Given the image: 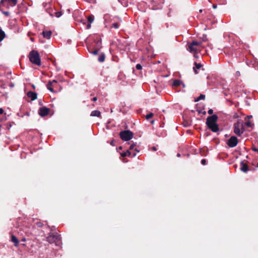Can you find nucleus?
Segmentation results:
<instances>
[{
    "mask_svg": "<svg viewBox=\"0 0 258 258\" xmlns=\"http://www.w3.org/2000/svg\"><path fill=\"white\" fill-rule=\"evenodd\" d=\"M195 67L194 68H195L196 69H200L202 67V65L201 64V63H197L196 62H195Z\"/></svg>",
    "mask_w": 258,
    "mask_h": 258,
    "instance_id": "24",
    "label": "nucleus"
},
{
    "mask_svg": "<svg viewBox=\"0 0 258 258\" xmlns=\"http://www.w3.org/2000/svg\"><path fill=\"white\" fill-rule=\"evenodd\" d=\"M252 150L254 152H258V149L255 147H252Z\"/></svg>",
    "mask_w": 258,
    "mask_h": 258,
    "instance_id": "37",
    "label": "nucleus"
},
{
    "mask_svg": "<svg viewBox=\"0 0 258 258\" xmlns=\"http://www.w3.org/2000/svg\"><path fill=\"white\" fill-rule=\"evenodd\" d=\"M236 75L237 76H240V72H239V71H237V72H236Z\"/></svg>",
    "mask_w": 258,
    "mask_h": 258,
    "instance_id": "43",
    "label": "nucleus"
},
{
    "mask_svg": "<svg viewBox=\"0 0 258 258\" xmlns=\"http://www.w3.org/2000/svg\"><path fill=\"white\" fill-rule=\"evenodd\" d=\"M152 150H153V151H156V150H157V149H156V147H153V148H152Z\"/></svg>",
    "mask_w": 258,
    "mask_h": 258,
    "instance_id": "47",
    "label": "nucleus"
},
{
    "mask_svg": "<svg viewBox=\"0 0 258 258\" xmlns=\"http://www.w3.org/2000/svg\"><path fill=\"white\" fill-rule=\"evenodd\" d=\"M31 40L33 41V38H31Z\"/></svg>",
    "mask_w": 258,
    "mask_h": 258,
    "instance_id": "52",
    "label": "nucleus"
},
{
    "mask_svg": "<svg viewBox=\"0 0 258 258\" xmlns=\"http://www.w3.org/2000/svg\"><path fill=\"white\" fill-rule=\"evenodd\" d=\"M217 119H218V116H217V115H216L215 114L208 117L207 118V120H206L207 125L208 126L212 124L216 123V122L217 121Z\"/></svg>",
    "mask_w": 258,
    "mask_h": 258,
    "instance_id": "5",
    "label": "nucleus"
},
{
    "mask_svg": "<svg viewBox=\"0 0 258 258\" xmlns=\"http://www.w3.org/2000/svg\"><path fill=\"white\" fill-rule=\"evenodd\" d=\"M4 113V110L3 108H0V114H3Z\"/></svg>",
    "mask_w": 258,
    "mask_h": 258,
    "instance_id": "41",
    "label": "nucleus"
},
{
    "mask_svg": "<svg viewBox=\"0 0 258 258\" xmlns=\"http://www.w3.org/2000/svg\"><path fill=\"white\" fill-rule=\"evenodd\" d=\"M201 163L203 165H206V159H202V161H201Z\"/></svg>",
    "mask_w": 258,
    "mask_h": 258,
    "instance_id": "35",
    "label": "nucleus"
},
{
    "mask_svg": "<svg viewBox=\"0 0 258 258\" xmlns=\"http://www.w3.org/2000/svg\"><path fill=\"white\" fill-rule=\"evenodd\" d=\"M205 98V96L204 95H200V96L198 98L196 101H199L201 99H204Z\"/></svg>",
    "mask_w": 258,
    "mask_h": 258,
    "instance_id": "27",
    "label": "nucleus"
},
{
    "mask_svg": "<svg viewBox=\"0 0 258 258\" xmlns=\"http://www.w3.org/2000/svg\"><path fill=\"white\" fill-rule=\"evenodd\" d=\"M139 152V150H138L137 148L135 149V152L132 151V157H135L136 156L137 153Z\"/></svg>",
    "mask_w": 258,
    "mask_h": 258,
    "instance_id": "25",
    "label": "nucleus"
},
{
    "mask_svg": "<svg viewBox=\"0 0 258 258\" xmlns=\"http://www.w3.org/2000/svg\"><path fill=\"white\" fill-rule=\"evenodd\" d=\"M245 125L248 127H251L252 126V124L250 121H247L245 123Z\"/></svg>",
    "mask_w": 258,
    "mask_h": 258,
    "instance_id": "32",
    "label": "nucleus"
},
{
    "mask_svg": "<svg viewBox=\"0 0 258 258\" xmlns=\"http://www.w3.org/2000/svg\"><path fill=\"white\" fill-rule=\"evenodd\" d=\"M22 240L23 241H26V239L25 238H23Z\"/></svg>",
    "mask_w": 258,
    "mask_h": 258,
    "instance_id": "50",
    "label": "nucleus"
},
{
    "mask_svg": "<svg viewBox=\"0 0 258 258\" xmlns=\"http://www.w3.org/2000/svg\"><path fill=\"white\" fill-rule=\"evenodd\" d=\"M213 8L214 9H216V8H217V6H216V5H214L213 6Z\"/></svg>",
    "mask_w": 258,
    "mask_h": 258,
    "instance_id": "48",
    "label": "nucleus"
},
{
    "mask_svg": "<svg viewBox=\"0 0 258 258\" xmlns=\"http://www.w3.org/2000/svg\"><path fill=\"white\" fill-rule=\"evenodd\" d=\"M205 39V38H204V39H203V41H205L206 40Z\"/></svg>",
    "mask_w": 258,
    "mask_h": 258,
    "instance_id": "53",
    "label": "nucleus"
},
{
    "mask_svg": "<svg viewBox=\"0 0 258 258\" xmlns=\"http://www.w3.org/2000/svg\"><path fill=\"white\" fill-rule=\"evenodd\" d=\"M110 144L112 145V146H114V141H112L110 143Z\"/></svg>",
    "mask_w": 258,
    "mask_h": 258,
    "instance_id": "46",
    "label": "nucleus"
},
{
    "mask_svg": "<svg viewBox=\"0 0 258 258\" xmlns=\"http://www.w3.org/2000/svg\"><path fill=\"white\" fill-rule=\"evenodd\" d=\"M5 33L2 29H0V42H1L5 37Z\"/></svg>",
    "mask_w": 258,
    "mask_h": 258,
    "instance_id": "20",
    "label": "nucleus"
},
{
    "mask_svg": "<svg viewBox=\"0 0 258 258\" xmlns=\"http://www.w3.org/2000/svg\"><path fill=\"white\" fill-rule=\"evenodd\" d=\"M205 39V38H204V39H203V41H205L206 40Z\"/></svg>",
    "mask_w": 258,
    "mask_h": 258,
    "instance_id": "54",
    "label": "nucleus"
},
{
    "mask_svg": "<svg viewBox=\"0 0 258 258\" xmlns=\"http://www.w3.org/2000/svg\"><path fill=\"white\" fill-rule=\"evenodd\" d=\"M154 120H152V121H151V123H154Z\"/></svg>",
    "mask_w": 258,
    "mask_h": 258,
    "instance_id": "51",
    "label": "nucleus"
},
{
    "mask_svg": "<svg viewBox=\"0 0 258 258\" xmlns=\"http://www.w3.org/2000/svg\"><path fill=\"white\" fill-rule=\"evenodd\" d=\"M244 131L243 124L240 122L237 121L234 125V133L237 135L240 136Z\"/></svg>",
    "mask_w": 258,
    "mask_h": 258,
    "instance_id": "4",
    "label": "nucleus"
},
{
    "mask_svg": "<svg viewBox=\"0 0 258 258\" xmlns=\"http://www.w3.org/2000/svg\"><path fill=\"white\" fill-rule=\"evenodd\" d=\"M137 70H141L142 69V66L140 64H137L136 67Z\"/></svg>",
    "mask_w": 258,
    "mask_h": 258,
    "instance_id": "33",
    "label": "nucleus"
},
{
    "mask_svg": "<svg viewBox=\"0 0 258 258\" xmlns=\"http://www.w3.org/2000/svg\"><path fill=\"white\" fill-rule=\"evenodd\" d=\"M227 144L228 146L230 148H233L237 146L238 144V139L237 137L235 136H232L227 141Z\"/></svg>",
    "mask_w": 258,
    "mask_h": 258,
    "instance_id": "6",
    "label": "nucleus"
},
{
    "mask_svg": "<svg viewBox=\"0 0 258 258\" xmlns=\"http://www.w3.org/2000/svg\"><path fill=\"white\" fill-rule=\"evenodd\" d=\"M59 239L60 235H58L57 233L52 234L47 237V241L50 243H52Z\"/></svg>",
    "mask_w": 258,
    "mask_h": 258,
    "instance_id": "7",
    "label": "nucleus"
},
{
    "mask_svg": "<svg viewBox=\"0 0 258 258\" xmlns=\"http://www.w3.org/2000/svg\"><path fill=\"white\" fill-rule=\"evenodd\" d=\"M240 170L243 172H247L248 170V166L243 161L240 163Z\"/></svg>",
    "mask_w": 258,
    "mask_h": 258,
    "instance_id": "11",
    "label": "nucleus"
},
{
    "mask_svg": "<svg viewBox=\"0 0 258 258\" xmlns=\"http://www.w3.org/2000/svg\"><path fill=\"white\" fill-rule=\"evenodd\" d=\"M49 112V109L46 107H42L39 108L38 113L40 116L43 117L47 115Z\"/></svg>",
    "mask_w": 258,
    "mask_h": 258,
    "instance_id": "8",
    "label": "nucleus"
},
{
    "mask_svg": "<svg viewBox=\"0 0 258 258\" xmlns=\"http://www.w3.org/2000/svg\"><path fill=\"white\" fill-rule=\"evenodd\" d=\"M86 2H88L89 3H93L94 2V0H85Z\"/></svg>",
    "mask_w": 258,
    "mask_h": 258,
    "instance_id": "42",
    "label": "nucleus"
},
{
    "mask_svg": "<svg viewBox=\"0 0 258 258\" xmlns=\"http://www.w3.org/2000/svg\"><path fill=\"white\" fill-rule=\"evenodd\" d=\"M12 241L14 243V245L15 246H18L19 244V240L15 236H12Z\"/></svg>",
    "mask_w": 258,
    "mask_h": 258,
    "instance_id": "14",
    "label": "nucleus"
},
{
    "mask_svg": "<svg viewBox=\"0 0 258 258\" xmlns=\"http://www.w3.org/2000/svg\"><path fill=\"white\" fill-rule=\"evenodd\" d=\"M94 20V16L93 15H90L88 17V21L89 23H92Z\"/></svg>",
    "mask_w": 258,
    "mask_h": 258,
    "instance_id": "21",
    "label": "nucleus"
},
{
    "mask_svg": "<svg viewBox=\"0 0 258 258\" xmlns=\"http://www.w3.org/2000/svg\"><path fill=\"white\" fill-rule=\"evenodd\" d=\"M88 49L89 51L91 53L93 54V55H97V54H98V50H98V49H96V48H94V49H94V50L92 51H91L89 50V48H88Z\"/></svg>",
    "mask_w": 258,
    "mask_h": 258,
    "instance_id": "22",
    "label": "nucleus"
},
{
    "mask_svg": "<svg viewBox=\"0 0 258 258\" xmlns=\"http://www.w3.org/2000/svg\"><path fill=\"white\" fill-rule=\"evenodd\" d=\"M247 118L248 119H250V118H252V115H248V116H247Z\"/></svg>",
    "mask_w": 258,
    "mask_h": 258,
    "instance_id": "45",
    "label": "nucleus"
},
{
    "mask_svg": "<svg viewBox=\"0 0 258 258\" xmlns=\"http://www.w3.org/2000/svg\"><path fill=\"white\" fill-rule=\"evenodd\" d=\"M8 2L12 7H14L16 5L17 3V0H5Z\"/></svg>",
    "mask_w": 258,
    "mask_h": 258,
    "instance_id": "18",
    "label": "nucleus"
},
{
    "mask_svg": "<svg viewBox=\"0 0 258 258\" xmlns=\"http://www.w3.org/2000/svg\"><path fill=\"white\" fill-rule=\"evenodd\" d=\"M62 15L61 12H57L55 13V16L57 18L60 17Z\"/></svg>",
    "mask_w": 258,
    "mask_h": 258,
    "instance_id": "29",
    "label": "nucleus"
},
{
    "mask_svg": "<svg viewBox=\"0 0 258 258\" xmlns=\"http://www.w3.org/2000/svg\"><path fill=\"white\" fill-rule=\"evenodd\" d=\"M91 24L90 23H88L87 25V29H90L91 28Z\"/></svg>",
    "mask_w": 258,
    "mask_h": 258,
    "instance_id": "39",
    "label": "nucleus"
},
{
    "mask_svg": "<svg viewBox=\"0 0 258 258\" xmlns=\"http://www.w3.org/2000/svg\"><path fill=\"white\" fill-rule=\"evenodd\" d=\"M97 97H94V98L92 99V101H97Z\"/></svg>",
    "mask_w": 258,
    "mask_h": 258,
    "instance_id": "44",
    "label": "nucleus"
},
{
    "mask_svg": "<svg viewBox=\"0 0 258 258\" xmlns=\"http://www.w3.org/2000/svg\"><path fill=\"white\" fill-rule=\"evenodd\" d=\"M105 55L104 53H101L98 57V61L100 62H102L105 60Z\"/></svg>",
    "mask_w": 258,
    "mask_h": 258,
    "instance_id": "19",
    "label": "nucleus"
},
{
    "mask_svg": "<svg viewBox=\"0 0 258 258\" xmlns=\"http://www.w3.org/2000/svg\"><path fill=\"white\" fill-rule=\"evenodd\" d=\"M181 84H182V82L181 81H180L179 80H175L173 81L172 85L174 86L177 87V86H180Z\"/></svg>",
    "mask_w": 258,
    "mask_h": 258,
    "instance_id": "17",
    "label": "nucleus"
},
{
    "mask_svg": "<svg viewBox=\"0 0 258 258\" xmlns=\"http://www.w3.org/2000/svg\"><path fill=\"white\" fill-rule=\"evenodd\" d=\"M30 61L33 64L40 66L41 64V59L38 52L36 50H32L29 54Z\"/></svg>",
    "mask_w": 258,
    "mask_h": 258,
    "instance_id": "1",
    "label": "nucleus"
},
{
    "mask_svg": "<svg viewBox=\"0 0 258 258\" xmlns=\"http://www.w3.org/2000/svg\"><path fill=\"white\" fill-rule=\"evenodd\" d=\"M42 34L44 38H46L47 39H49L51 36V32L50 31H43L42 32Z\"/></svg>",
    "mask_w": 258,
    "mask_h": 258,
    "instance_id": "13",
    "label": "nucleus"
},
{
    "mask_svg": "<svg viewBox=\"0 0 258 258\" xmlns=\"http://www.w3.org/2000/svg\"><path fill=\"white\" fill-rule=\"evenodd\" d=\"M132 151H130V150H127L126 152L122 153L121 154V155L122 157H124L126 156H129L131 155L132 156Z\"/></svg>",
    "mask_w": 258,
    "mask_h": 258,
    "instance_id": "16",
    "label": "nucleus"
},
{
    "mask_svg": "<svg viewBox=\"0 0 258 258\" xmlns=\"http://www.w3.org/2000/svg\"><path fill=\"white\" fill-rule=\"evenodd\" d=\"M112 27L114 28L115 29H118L119 28V25L116 23H114L112 24Z\"/></svg>",
    "mask_w": 258,
    "mask_h": 258,
    "instance_id": "28",
    "label": "nucleus"
},
{
    "mask_svg": "<svg viewBox=\"0 0 258 258\" xmlns=\"http://www.w3.org/2000/svg\"><path fill=\"white\" fill-rule=\"evenodd\" d=\"M119 136L122 140L128 141L133 138V133L129 130H125L119 133Z\"/></svg>",
    "mask_w": 258,
    "mask_h": 258,
    "instance_id": "3",
    "label": "nucleus"
},
{
    "mask_svg": "<svg viewBox=\"0 0 258 258\" xmlns=\"http://www.w3.org/2000/svg\"><path fill=\"white\" fill-rule=\"evenodd\" d=\"M94 48L99 50L101 48V42L100 40H97L95 42V46H93Z\"/></svg>",
    "mask_w": 258,
    "mask_h": 258,
    "instance_id": "15",
    "label": "nucleus"
},
{
    "mask_svg": "<svg viewBox=\"0 0 258 258\" xmlns=\"http://www.w3.org/2000/svg\"><path fill=\"white\" fill-rule=\"evenodd\" d=\"M0 86L2 88H4L3 86L2 85H0Z\"/></svg>",
    "mask_w": 258,
    "mask_h": 258,
    "instance_id": "55",
    "label": "nucleus"
},
{
    "mask_svg": "<svg viewBox=\"0 0 258 258\" xmlns=\"http://www.w3.org/2000/svg\"><path fill=\"white\" fill-rule=\"evenodd\" d=\"M135 146H136V144H134V143L132 144L130 146V148H129V149L128 150H130V151H131L132 150H133L134 149Z\"/></svg>",
    "mask_w": 258,
    "mask_h": 258,
    "instance_id": "31",
    "label": "nucleus"
},
{
    "mask_svg": "<svg viewBox=\"0 0 258 258\" xmlns=\"http://www.w3.org/2000/svg\"><path fill=\"white\" fill-rule=\"evenodd\" d=\"M153 115L154 114L153 113H150L149 114L146 115V118L147 119H149L150 118L153 117Z\"/></svg>",
    "mask_w": 258,
    "mask_h": 258,
    "instance_id": "26",
    "label": "nucleus"
},
{
    "mask_svg": "<svg viewBox=\"0 0 258 258\" xmlns=\"http://www.w3.org/2000/svg\"><path fill=\"white\" fill-rule=\"evenodd\" d=\"M193 69H194V70L195 73L196 74H198V72H197V70H198V69H196L195 68H193Z\"/></svg>",
    "mask_w": 258,
    "mask_h": 258,
    "instance_id": "40",
    "label": "nucleus"
},
{
    "mask_svg": "<svg viewBox=\"0 0 258 258\" xmlns=\"http://www.w3.org/2000/svg\"><path fill=\"white\" fill-rule=\"evenodd\" d=\"M177 157H180V154L179 153H178L177 154Z\"/></svg>",
    "mask_w": 258,
    "mask_h": 258,
    "instance_id": "49",
    "label": "nucleus"
},
{
    "mask_svg": "<svg viewBox=\"0 0 258 258\" xmlns=\"http://www.w3.org/2000/svg\"><path fill=\"white\" fill-rule=\"evenodd\" d=\"M56 83H57V82L55 80H53L52 81H49L47 85H49V86H54V85L55 84H56Z\"/></svg>",
    "mask_w": 258,
    "mask_h": 258,
    "instance_id": "23",
    "label": "nucleus"
},
{
    "mask_svg": "<svg viewBox=\"0 0 258 258\" xmlns=\"http://www.w3.org/2000/svg\"><path fill=\"white\" fill-rule=\"evenodd\" d=\"M27 96L29 98H31V100L33 101L37 98V94L35 92L29 91L27 93Z\"/></svg>",
    "mask_w": 258,
    "mask_h": 258,
    "instance_id": "10",
    "label": "nucleus"
},
{
    "mask_svg": "<svg viewBox=\"0 0 258 258\" xmlns=\"http://www.w3.org/2000/svg\"><path fill=\"white\" fill-rule=\"evenodd\" d=\"M208 127L210 130L214 133L217 132L219 130L218 125L217 124V123L208 126Z\"/></svg>",
    "mask_w": 258,
    "mask_h": 258,
    "instance_id": "9",
    "label": "nucleus"
},
{
    "mask_svg": "<svg viewBox=\"0 0 258 258\" xmlns=\"http://www.w3.org/2000/svg\"><path fill=\"white\" fill-rule=\"evenodd\" d=\"M213 112V110L212 109H210L208 110V113L209 114H212Z\"/></svg>",
    "mask_w": 258,
    "mask_h": 258,
    "instance_id": "36",
    "label": "nucleus"
},
{
    "mask_svg": "<svg viewBox=\"0 0 258 258\" xmlns=\"http://www.w3.org/2000/svg\"><path fill=\"white\" fill-rule=\"evenodd\" d=\"M6 125H7V128L8 130H9V129L11 127V126H12V124H11V123H10V122L7 123L6 124Z\"/></svg>",
    "mask_w": 258,
    "mask_h": 258,
    "instance_id": "34",
    "label": "nucleus"
},
{
    "mask_svg": "<svg viewBox=\"0 0 258 258\" xmlns=\"http://www.w3.org/2000/svg\"><path fill=\"white\" fill-rule=\"evenodd\" d=\"M47 88L50 91H51V92H54V90L53 89V88H52V86H49V85H47Z\"/></svg>",
    "mask_w": 258,
    "mask_h": 258,
    "instance_id": "30",
    "label": "nucleus"
},
{
    "mask_svg": "<svg viewBox=\"0 0 258 258\" xmlns=\"http://www.w3.org/2000/svg\"><path fill=\"white\" fill-rule=\"evenodd\" d=\"M3 13L6 16H8L9 15V12H3Z\"/></svg>",
    "mask_w": 258,
    "mask_h": 258,
    "instance_id": "38",
    "label": "nucleus"
},
{
    "mask_svg": "<svg viewBox=\"0 0 258 258\" xmlns=\"http://www.w3.org/2000/svg\"><path fill=\"white\" fill-rule=\"evenodd\" d=\"M201 45V42L193 41L191 43H188L187 50L191 53H196L198 51Z\"/></svg>",
    "mask_w": 258,
    "mask_h": 258,
    "instance_id": "2",
    "label": "nucleus"
},
{
    "mask_svg": "<svg viewBox=\"0 0 258 258\" xmlns=\"http://www.w3.org/2000/svg\"><path fill=\"white\" fill-rule=\"evenodd\" d=\"M91 116L100 117H101V112L98 110L92 111L91 113Z\"/></svg>",
    "mask_w": 258,
    "mask_h": 258,
    "instance_id": "12",
    "label": "nucleus"
}]
</instances>
